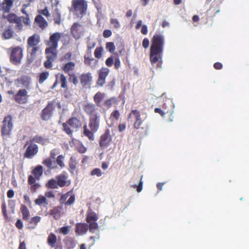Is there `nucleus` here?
Wrapping results in <instances>:
<instances>
[{"instance_id":"1","label":"nucleus","mask_w":249,"mask_h":249,"mask_svg":"<svg viewBox=\"0 0 249 249\" xmlns=\"http://www.w3.org/2000/svg\"><path fill=\"white\" fill-rule=\"evenodd\" d=\"M163 45L164 36L160 34L155 35L150 48V59L152 64L161 59Z\"/></svg>"},{"instance_id":"2","label":"nucleus","mask_w":249,"mask_h":249,"mask_svg":"<svg viewBox=\"0 0 249 249\" xmlns=\"http://www.w3.org/2000/svg\"><path fill=\"white\" fill-rule=\"evenodd\" d=\"M3 125L1 127V135L4 140H7L10 137L11 131L13 127L12 117L9 115L5 117L2 122Z\"/></svg>"},{"instance_id":"3","label":"nucleus","mask_w":249,"mask_h":249,"mask_svg":"<svg viewBox=\"0 0 249 249\" xmlns=\"http://www.w3.org/2000/svg\"><path fill=\"white\" fill-rule=\"evenodd\" d=\"M69 125L72 128L76 130L82 126V123L80 120L76 118L73 117L67 121V124H63V126L64 130L67 134L70 135L72 134L73 130L71 129Z\"/></svg>"},{"instance_id":"4","label":"nucleus","mask_w":249,"mask_h":249,"mask_svg":"<svg viewBox=\"0 0 249 249\" xmlns=\"http://www.w3.org/2000/svg\"><path fill=\"white\" fill-rule=\"evenodd\" d=\"M72 5L77 14H85L87 9V3L85 0H73Z\"/></svg>"},{"instance_id":"5","label":"nucleus","mask_w":249,"mask_h":249,"mask_svg":"<svg viewBox=\"0 0 249 249\" xmlns=\"http://www.w3.org/2000/svg\"><path fill=\"white\" fill-rule=\"evenodd\" d=\"M61 36L62 34L59 32L52 34L50 36L49 40L47 43V45L48 46L47 48L57 50L58 41L61 37Z\"/></svg>"},{"instance_id":"6","label":"nucleus","mask_w":249,"mask_h":249,"mask_svg":"<svg viewBox=\"0 0 249 249\" xmlns=\"http://www.w3.org/2000/svg\"><path fill=\"white\" fill-rule=\"evenodd\" d=\"M22 50L20 47H16L13 49L10 57L11 61L15 64H18L22 58Z\"/></svg>"},{"instance_id":"7","label":"nucleus","mask_w":249,"mask_h":249,"mask_svg":"<svg viewBox=\"0 0 249 249\" xmlns=\"http://www.w3.org/2000/svg\"><path fill=\"white\" fill-rule=\"evenodd\" d=\"M38 152V146L35 143L31 142L26 148L24 154V157L26 158L31 159L37 154Z\"/></svg>"},{"instance_id":"8","label":"nucleus","mask_w":249,"mask_h":249,"mask_svg":"<svg viewBox=\"0 0 249 249\" xmlns=\"http://www.w3.org/2000/svg\"><path fill=\"white\" fill-rule=\"evenodd\" d=\"M100 114H96L89 116V127L92 132H96L100 126Z\"/></svg>"},{"instance_id":"9","label":"nucleus","mask_w":249,"mask_h":249,"mask_svg":"<svg viewBox=\"0 0 249 249\" xmlns=\"http://www.w3.org/2000/svg\"><path fill=\"white\" fill-rule=\"evenodd\" d=\"M133 119L135 120L134 124V127L136 129L139 128L142 123L139 111L137 110H132L131 111L129 115L128 119L132 122Z\"/></svg>"},{"instance_id":"10","label":"nucleus","mask_w":249,"mask_h":249,"mask_svg":"<svg viewBox=\"0 0 249 249\" xmlns=\"http://www.w3.org/2000/svg\"><path fill=\"white\" fill-rule=\"evenodd\" d=\"M111 132L114 134L113 129L106 130L105 133L103 134L100 138V145L101 147H106L109 143L111 140Z\"/></svg>"},{"instance_id":"11","label":"nucleus","mask_w":249,"mask_h":249,"mask_svg":"<svg viewBox=\"0 0 249 249\" xmlns=\"http://www.w3.org/2000/svg\"><path fill=\"white\" fill-rule=\"evenodd\" d=\"M31 84V79L26 76H22L15 81V85L18 88L29 89Z\"/></svg>"},{"instance_id":"12","label":"nucleus","mask_w":249,"mask_h":249,"mask_svg":"<svg viewBox=\"0 0 249 249\" xmlns=\"http://www.w3.org/2000/svg\"><path fill=\"white\" fill-rule=\"evenodd\" d=\"M54 109L53 103H49L46 107L44 108L41 112V118L42 120L47 121L50 119L52 116L53 111Z\"/></svg>"},{"instance_id":"13","label":"nucleus","mask_w":249,"mask_h":249,"mask_svg":"<svg viewBox=\"0 0 249 249\" xmlns=\"http://www.w3.org/2000/svg\"><path fill=\"white\" fill-rule=\"evenodd\" d=\"M71 33L75 39H78L84 33V28L80 24L74 23L71 27Z\"/></svg>"},{"instance_id":"14","label":"nucleus","mask_w":249,"mask_h":249,"mask_svg":"<svg viewBox=\"0 0 249 249\" xmlns=\"http://www.w3.org/2000/svg\"><path fill=\"white\" fill-rule=\"evenodd\" d=\"M27 92L25 89H19L15 95V101L20 104H24L27 100Z\"/></svg>"},{"instance_id":"15","label":"nucleus","mask_w":249,"mask_h":249,"mask_svg":"<svg viewBox=\"0 0 249 249\" xmlns=\"http://www.w3.org/2000/svg\"><path fill=\"white\" fill-rule=\"evenodd\" d=\"M109 70L107 68H102L99 71V78L97 81V85L103 86L106 82V78L109 73Z\"/></svg>"},{"instance_id":"16","label":"nucleus","mask_w":249,"mask_h":249,"mask_svg":"<svg viewBox=\"0 0 249 249\" xmlns=\"http://www.w3.org/2000/svg\"><path fill=\"white\" fill-rule=\"evenodd\" d=\"M80 80L83 87H89L92 81L91 73L90 72L83 73L80 77Z\"/></svg>"},{"instance_id":"17","label":"nucleus","mask_w":249,"mask_h":249,"mask_svg":"<svg viewBox=\"0 0 249 249\" xmlns=\"http://www.w3.org/2000/svg\"><path fill=\"white\" fill-rule=\"evenodd\" d=\"M40 50V47H27V59L29 63L32 62L35 60L37 52Z\"/></svg>"},{"instance_id":"18","label":"nucleus","mask_w":249,"mask_h":249,"mask_svg":"<svg viewBox=\"0 0 249 249\" xmlns=\"http://www.w3.org/2000/svg\"><path fill=\"white\" fill-rule=\"evenodd\" d=\"M84 110L87 114L91 116L93 115L99 114L97 111L98 108L94 104L91 103H87L84 106Z\"/></svg>"},{"instance_id":"19","label":"nucleus","mask_w":249,"mask_h":249,"mask_svg":"<svg viewBox=\"0 0 249 249\" xmlns=\"http://www.w3.org/2000/svg\"><path fill=\"white\" fill-rule=\"evenodd\" d=\"M40 42L39 35L34 34L30 36L27 40V47H40L38 44Z\"/></svg>"},{"instance_id":"20","label":"nucleus","mask_w":249,"mask_h":249,"mask_svg":"<svg viewBox=\"0 0 249 249\" xmlns=\"http://www.w3.org/2000/svg\"><path fill=\"white\" fill-rule=\"evenodd\" d=\"M13 0H3L0 4V11H3L4 13H9L13 6Z\"/></svg>"},{"instance_id":"21","label":"nucleus","mask_w":249,"mask_h":249,"mask_svg":"<svg viewBox=\"0 0 249 249\" xmlns=\"http://www.w3.org/2000/svg\"><path fill=\"white\" fill-rule=\"evenodd\" d=\"M89 225L86 223H78L76 225L75 232L78 235H83L87 233Z\"/></svg>"},{"instance_id":"22","label":"nucleus","mask_w":249,"mask_h":249,"mask_svg":"<svg viewBox=\"0 0 249 249\" xmlns=\"http://www.w3.org/2000/svg\"><path fill=\"white\" fill-rule=\"evenodd\" d=\"M68 177L64 174H61L56 177L58 186L63 187L66 185H69L71 182L67 180Z\"/></svg>"},{"instance_id":"23","label":"nucleus","mask_w":249,"mask_h":249,"mask_svg":"<svg viewBox=\"0 0 249 249\" xmlns=\"http://www.w3.org/2000/svg\"><path fill=\"white\" fill-rule=\"evenodd\" d=\"M45 53L47 54V58L53 61L56 58L57 52L56 49L46 48Z\"/></svg>"},{"instance_id":"24","label":"nucleus","mask_w":249,"mask_h":249,"mask_svg":"<svg viewBox=\"0 0 249 249\" xmlns=\"http://www.w3.org/2000/svg\"><path fill=\"white\" fill-rule=\"evenodd\" d=\"M75 67V63L73 62H69L65 63L62 67V70L65 73H68L72 72Z\"/></svg>"},{"instance_id":"25","label":"nucleus","mask_w":249,"mask_h":249,"mask_svg":"<svg viewBox=\"0 0 249 249\" xmlns=\"http://www.w3.org/2000/svg\"><path fill=\"white\" fill-rule=\"evenodd\" d=\"M35 21L42 29H44L48 26L47 22L41 15H38L36 17Z\"/></svg>"},{"instance_id":"26","label":"nucleus","mask_w":249,"mask_h":249,"mask_svg":"<svg viewBox=\"0 0 249 249\" xmlns=\"http://www.w3.org/2000/svg\"><path fill=\"white\" fill-rule=\"evenodd\" d=\"M98 60L94 59L93 58H89L87 56H85V64L89 65L91 68L94 69L97 67L98 64Z\"/></svg>"},{"instance_id":"27","label":"nucleus","mask_w":249,"mask_h":249,"mask_svg":"<svg viewBox=\"0 0 249 249\" xmlns=\"http://www.w3.org/2000/svg\"><path fill=\"white\" fill-rule=\"evenodd\" d=\"M40 220L41 217L38 216H36L32 218L29 222V228L30 229H34Z\"/></svg>"},{"instance_id":"28","label":"nucleus","mask_w":249,"mask_h":249,"mask_svg":"<svg viewBox=\"0 0 249 249\" xmlns=\"http://www.w3.org/2000/svg\"><path fill=\"white\" fill-rule=\"evenodd\" d=\"M43 164L50 169H53L57 168V165L55 164V162L53 161H52L50 158L46 159L43 161Z\"/></svg>"},{"instance_id":"29","label":"nucleus","mask_w":249,"mask_h":249,"mask_svg":"<svg viewBox=\"0 0 249 249\" xmlns=\"http://www.w3.org/2000/svg\"><path fill=\"white\" fill-rule=\"evenodd\" d=\"M83 133L85 136L87 137L90 141H93L94 139L93 133L92 130H89L88 128L87 125H85L83 127Z\"/></svg>"},{"instance_id":"30","label":"nucleus","mask_w":249,"mask_h":249,"mask_svg":"<svg viewBox=\"0 0 249 249\" xmlns=\"http://www.w3.org/2000/svg\"><path fill=\"white\" fill-rule=\"evenodd\" d=\"M14 32L11 29L8 28L4 30L2 34V37L5 39H9L14 36Z\"/></svg>"},{"instance_id":"31","label":"nucleus","mask_w":249,"mask_h":249,"mask_svg":"<svg viewBox=\"0 0 249 249\" xmlns=\"http://www.w3.org/2000/svg\"><path fill=\"white\" fill-rule=\"evenodd\" d=\"M20 211L22 215V219L25 220H28L30 216V213L27 208L24 205H21Z\"/></svg>"},{"instance_id":"32","label":"nucleus","mask_w":249,"mask_h":249,"mask_svg":"<svg viewBox=\"0 0 249 249\" xmlns=\"http://www.w3.org/2000/svg\"><path fill=\"white\" fill-rule=\"evenodd\" d=\"M47 140L45 138L40 136H36L31 139L30 142L31 143L37 142L44 144L46 143Z\"/></svg>"},{"instance_id":"33","label":"nucleus","mask_w":249,"mask_h":249,"mask_svg":"<svg viewBox=\"0 0 249 249\" xmlns=\"http://www.w3.org/2000/svg\"><path fill=\"white\" fill-rule=\"evenodd\" d=\"M43 173V168L42 166H37L33 171V174L35 176V178L38 179L42 175Z\"/></svg>"},{"instance_id":"34","label":"nucleus","mask_w":249,"mask_h":249,"mask_svg":"<svg viewBox=\"0 0 249 249\" xmlns=\"http://www.w3.org/2000/svg\"><path fill=\"white\" fill-rule=\"evenodd\" d=\"M2 17L3 18H7L10 23H15L19 18L15 14L12 13L9 14L7 16L4 14L2 15Z\"/></svg>"},{"instance_id":"35","label":"nucleus","mask_w":249,"mask_h":249,"mask_svg":"<svg viewBox=\"0 0 249 249\" xmlns=\"http://www.w3.org/2000/svg\"><path fill=\"white\" fill-rule=\"evenodd\" d=\"M105 94L100 92H97L94 97V100L98 106H100V102L104 98Z\"/></svg>"},{"instance_id":"36","label":"nucleus","mask_w":249,"mask_h":249,"mask_svg":"<svg viewBox=\"0 0 249 249\" xmlns=\"http://www.w3.org/2000/svg\"><path fill=\"white\" fill-rule=\"evenodd\" d=\"M98 216L97 214L95 213L92 212L89 213L86 218L87 222L88 223L92 222L93 221L96 222Z\"/></svg>"},{"instance_id":"37","label":"nucleus","mask_w":249,"mask_h":249,"mask_svg":"<svg viewBox=\"0 0 249 249\" xmlns=\"http://www.w3.org/2000/svg\"><path fill=\"white\" fill-rule=\"evenodd\" d=\"M53 17L55 23L58 25L60 24L61 22V16L60 12L57 8L54 10Z\"/></svg>"},{"instance_id":"38","label":"nucleus","mask_w":249,"mask_h":249,"mask_svg":"<svg viewBox=\"0 0 249 249\" xmlns=\"http://www.w3.org/2000/svg\"><path fill=\"white\" fill-rule=\"evenodd\" d=\"M56 241V236L53 234L49 235L48 238V243L51 247H53Z\"/></svg>"},{"instance_id":"39","label":"nucleus","mask_w":249,"mask_h":249,"mask_svg":"<svg viewBox=\"0 0 249 249\" xmlns=\"http://www.w3.org/2000/svg\"><path fill=\"white\" fill-rule=\"evenodd\" d=\"M64 159L65 157L63 155H61L58 156L56 159V162L57 165H59L61 168H63L65 166L64 162Z\"/></svg>"},{"instance_id":"40","label":"nucleus","mask_w":249,"mask_h":249,"mask_svg":"<svg viewBox=\"0 0 249 249\" xmlns=\"http://www.w3.org/2000/svg\"><path fill=\"white\" fill-rule=\"evenodd\" d=\"M47 185L48 188L52 189H56L58 187L57 181L54 179H51L48 182Z\"/></svg>"},{"instance_id":"41","label":"nucleus","mask_w":249,"mask_h":249,"mask_svg":"<svg viewBox=\"0 0 249 249\" xmlns=\"http://www.w3.org/2000/svg\"><path fill=\"white\" fill-rule=\"evenodd\" d=\"M35 203L38 205H40L43 203L46 204H48V203L47 202L46 197L42 196H38V197L36 199Z\"/></svg>"},{"instance_id":"42","label":"nucleus","mask_w":249,"mask_h":249,"mask_svg":"<svg viewBox=\"0 0 249 249\" xmlns=\"http://www.w3.org/2000/svg\"><path fill=\"white\" fill-rule=\"evenodd\" d=\"M89 224V229L90 232L94 233L95 231L98 228V224L96 222H88Z\"/></svg>"},{"instance_id":"43","label":"nucleus","mask_w":249,"mask_h":249,"mask_svg":"<svg viewBox=\"0 0 249 249\" xmlns=\"http://www.w3.org/2000/svg\"><path fill=\"white\" fill-rule=\"evenodd\" d=\"M21 19L22 18L19 17L18 18L17 20V21L15 22V23H16V24L15 26V29L18 32L21 30L23 27V22Z\"/></svg>"},{"instance_id":"44","label":"nucleus","mask_w":249,"mask_h":249,"mask_svg":"<svg viewBox=\"0 0 249 249\" xmlns=\"http://www.w3.org/2000/svg\"><path fill=\"white\" fill-rule=\"evenodd\" d=\"M49 75V74L48 72H43L40 73L39 75V83L40 84H42L48 78Z\"/></svg>"},{"instance_id":"45","label":"nucleus","mask_w":249,"mask_h":249,"mask_svg":"<svg viewBox=\"0 0 249 249\" xmlns=\"http://www.w3.org/2000/svg\"><path fill=\"white\" fill-rule=\"evenodd\" d=\"M70 171L71 173H73V171L76 168V162L72 157L70 159Z\"/></svg>"},{"instance_id":"46","label":"nucleus","mask_w":249,"mask_h":249,"mask_svg":"<svg viewBox=\"0 0 249 249\" xmlns=\"http://www.w3.org/2000/svg\"><path fill=\"white\" fill-rule=\"evenodd\" d=\"M69 81L72 82L74 85H76L78 83V80L77 77L73 73H69Z\"/></svg>"},{"instance_id":"47","label":"nucleus","mask_w":249,"mask_h":249,"mask_svg":"<svg viewBox=\"0 0 249 249\" xmlns=\"http://www.w3.org/2000/svg\"><path fill=\"white\" fill-rule=\"evenodd\" d=\"M60 80L61 82V87L63 88H66L67 87V85L66 77L63 74H61L60 76Z\"/></svg>"},{"instance_id":"48","label":"nucleus","mask_w":249,"mask_h":249,"mask_svg":"<svg viewBox=\"0 0 249 249\" xmlns=\"http://www.w3.org/2000/svg\"><path fill=\"white\" fill-rule=\"evenodd\" d=\"M106 48L111 53L113 52L115 50V46L112 42H107L106 44Z\"/></svg>"},{"instance_id":"49","label":"nucleus","mask_w":249,"mask_h":249,"mask_svg":"<svg viewBox=\"0 0 249 249\" xmlns=\"http://www.w3.org/2000/svg\"><path fill=\"white\" fill-rule=\"evenodd\" d=\"M102 51V48H97L94 51L95 56L97 58L101 57Z\"/></svg>"},{"instance_id":"50","label":"nucleus","mask_w":249,"mask_h":249,"mask_svg":"<svg viewBox=\"0 0 249 249\" xmlns=\"http://www.w3.org/2000/svg\"><path fill=\"white\" fill-rule=\"evenodd\" d=\"M111 24L113 27L116 29H118L120 27V24L119 21L116 18H112L110 20Z\"/></svg>"},{"instance_id":"51","label":"nucleus","mask_w":249,"mask_h":249,"mask_svg":"<svg viewBox=\"0 0 249 249\" xmlns=\"http://www.w3.org/2000/svg\"><path fill=\"white\" fill-rule=\"evenodd\" d=\"M92 176H96L97 177H100L102 175V173L101 170L99 168L94 169L91 172Z\"/></svg>"},{"instance_id":"52","label":"nucleus","mask_w":249,"mask_h":249,"mask_svg":"<svg viewBox=\"0 0 249 249\" xmlns=\"http://www.w3.org/2000/svg\"><path fill=\"white\" fill-rule=\"evenodd\" d=\"M96 45V42L94 41L91 40L89 37L88 41V48L89 49L91 50L94 48Z\"/></svg>"},{"instance_id":"53","label":"nucleus","mask_w":249,"mask_h":249,"mask_svg":"<svg viewBox=\"0 0 249 249\" xmlns=\"http://www.w3.org/2000/svg\"><path fill=\"white\" fill-rule=\"evenodd\" d=\"M75 201V197L74 196L72 195L71 193V196H69V198L68 201L65 203L66 205H71Z\"/></svg>"},{"instance_id":"54","label":"nucleus","mask_w":249,"mask_h":249,"mask_svg":"<svg viewBox=\"0 0 249 249\" xmlns=\"http://www.w3.org/2000/svg\"><path fill=\"white\" fill-rule=\"evenodd\" d=\"M60 231L61 233H63L64 235H67L70 231V228L68 226H65L62 227L60 229Z\"/></svg>"},{"instance_id":"55","label":"nucleus","mask_w":249,"mask_h":249,"mask_svg":"<svg viewBox=\"0 0 249 249\" xmlns=\"http://www.w3.org/2000/svg\"><path fill=\"white\" fill-rule=\"evenodd\" d=\"M39 12L40 14L44 15V16H45L46 17H49L50 16V14L49 12L48 11L47 7H45L43 10H40L39 11Z\"/></svg>"},{"instance_id":"56","label":"nucleus","mask_w":249,"mask_h":249,"mask_svg":"<svg viewBox=\"0 0 249 249\" xmlns=\"http://www.w3.org/2000/svg\"><path fill=\"white\" fill-rule=\"evenodd\" d=\"M71 192H69L61 196L60 201L61 203H64L66 200L71 196Z\"/></svg>"},{"instance_id":"57","label":"nucleus","mask_w":249,"mask_h":249,"mask_svg":"<svg viewBox=\"0 0 249 249\" xmlns=\"http://www.w3.org/2000/svg\"><path fill=\"white\" fill-rule=\"evenodd\" d=\"M119 116L120 113L119 111L118 110H115L111 113L110 119H111L112 117H114L115 118L116 120H117Z\"/></svg>"},{"instance_id":"58","label":"nucleus","mask_w":249,"mask_h":249,"mask_svg":"<svg viewBox=\"0 0 249 249\" xmlns=\"http://www.w3.org/2000/svg\"><path fill=\"white\" fill-rule=\"evenodd\" d=\"M111 35L112 32L110 30H105L103 32V36L105 38L109 37Z\"/></svg>"},{"instance_id":"59","label":"nucleus","mask_w":249,"mask_h":249,"mask_svg":"<svg viewBox=\"0 0 249 249\" xmlns=\"http://www.w3.org/2000/svg\"><path fill=\"white\" fill-rule=\"evenodd\" d=\"M59 208L58 207H55L53 210L50 211V214L53 215L55 218H56V214L59 211Z\"/></svg>"},{"instance_id":"60","label":"nucleus","mask_w":249,"mask_h":249,"mask_svg":"<svg viewBox=\"0 0 249 249\" xmlns=\"http://www.w3.org/2000/svg\"><path fill=\"white\" fill-rule=\"evenodd\" d=\"M20 18H22L21 20L22 22L24 23L25 25H28L30 24V20L29 18L28 17V16L26 17H20Z\"/></svg>"},{"instance_id":"61","label":"nucleus","mask_w":249,"mask_h":249,"mask_svg":"<svg viewBox=\"0 0 249 249\" xmlns=\"http://www.w3.org/2000/svg\"><path fill=\"white\" fill-rule=\"evenodd\" d=\"M113 63V59L112 57H108L106 61V65L110 67L112 66Z\"/></svg>"},{"instance_id":"62","label":"nucleus","mask_w":249,"mask_h":249,"mask_svg":"<svg viewBox=\"0 0 249 249\" xmlns=\"http://www.w3.org/2000/svg\"><path fill=\"white\" fill-rule=\"evenodd\" d=\"M53 62V61H51L50 60L47 59V60L44 62V66L47 69L51 68L52 67Z\"/></svg>"},{"instance_id":"63","label":"nucleus","mask_w":249,"mask_h":249,"mask_svg":"<svg viewBox=\"0 0 249 249\" xmlns=\"http://www.w3.org/2000/svg\"><path fill=\"white\" fill-rule=\"evenodd\" d=\"M149 44V41L148 39L145 38L142 41V46L143 47L146 49L148 47Z\"/></svg>"},{"instance_id":"64","label":"nucleus","mask_w":249,"mask_h":249,"mask_svg":"<svg viewBox=\"0 0 249 249\" xmlns=\"http://www.w3.org/2000/svg\"><path fill=\"white\" fill-rule=\"evenodd\" d=\"M16 227L18 229H22L23 227V223L20 219H18L16 223Z\"/></svg>"}]
</instances>
